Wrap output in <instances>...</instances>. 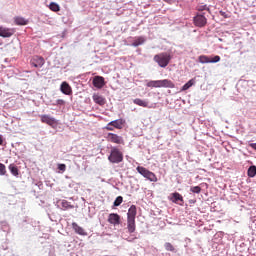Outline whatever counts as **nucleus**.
Segmentation results:
<instances>
[{"mask_svg":"<svg viewBox=\"0 0 256 256\" xmlns=\"http://www.w3.org/2000/svg\"><path fill=\"white\" fill-rule=\"evenodd\" d=\"M106 140L109 143H114L115 145H125V140L123 139V137L115 133H108L106 136Z\"/></svg>","mask_w":256,"mask_h":256,"instance_id":"obj_5","label":"nucleus"},{"mask_svg":"<svg viewBox=\"0 0 256 256\" xmlns=\"http://www.w3.org/2000/svg\"><path fill=\"white\" fill-rule=\"evenodd\" d=\"M123 125H125V120L123 119H117L109 122L105 129L106 131H115V129H123Z\"/></svg>","mask_w":256,"mask_h":256,"instance_id":"obj_4","label":"nucleus"},{"mask_svg":"<svg viewBox=\"0 0 256 256\" xmlns=\"http://www.w3.org/2000/svg\"><path fill=\"white\" fill-rule=\"evenodd\" d=\"M190 191H191L192 193H197V194H199V193H201V188H200L199 186H193V187L190 188Z\"/></svg>","mask_w":256,"mask_h":256,"instance_id":"obj_32","label":"nucleus"},{"mask_svg":"<svg viewBox=\"0 0 256 256\" xmlns=\"http://www.w3.org/2000/svg\"><path fill=\"white\" fill-rule=\"evenodd\" d=\"M92 83L96 89H103L105 87V78L103 76H95Z\"/></svg>","mask_w":256,"mask_h":256,"instance_id":"obj_9","label":"nucleus"},{"mask_svg":"<svg viewBox=\"0 0 256 256\" xmlns=\"http://www.w3.org/2000/svg\"><path fill=\"white\" fill-rule=\"evenodd\" d=\"M59 171H62V173H65L67 171V166L65 164H58Z\"/></svg>","mask_w":256,"mask_h":256,"instance_id":"obj_34","label":"nucleus"},{"mask_svg":"<svg viewBox=\"0 0 256 256\" xmlns=\"http://www.w3.org/2000/svg\"><path fill=\"white\" fill-rule=\"evenodd\" d=\"M108 161L110 163H123V152L117 147H112L110 155L108 156Z\"/></svg>","mask_w":256,"mask_h":256,"instance_id":"obj_2","label":"nucleus"},{"mask_svg":"<svg viewBox=\"0 0 256 256\" xmlns=\"http://www.w3.org/2000/svg\"><path fill=\"white\" fill-rule=\"evenodd\" d=\"M134 105H138V107H149V102L140 99V98H135L133 100Z\"/></svg>","mask_w":256,"mask_h":256,"instance_id":"obj_19","label":"nucleus"},{"mask_svg":"<svg viewBox=\"0 0 256 256\" xmlns=\"http://www.w3.org/2000/svg\"><path fill=\"white\" fill-rule=\"evenodd\" d=\"M49 9H50V11H54V13L61 11V7L59 6V4H57L55 2L50 3Z\"/></svg>","mask_w":256,"mask_h":256,"instance_id":"obj_25","label":"nucleus"},{"mask_svg":"<svg viewBox=\"0 0 256 256\" xmlns=\"http://www.w3.org/2000/svg\"><path fill=\"white\" fill-rule=\"evenodd\" d=\"M219 41H223V39H219Z\"/></svg>","mask_w":256,"mask_h":256,"instance_id":"obj_41","label":"nucleus"},{"mask_svg":"<svg viewBox=\"0 0 256 256\" xmlns=\"http://www.w3.org/2000/svg\"><path fill=\"white\" fill-rule=\"evenodd\" d=\"M56 103H57V105H65V100H63V99H58V100L56 101Z\"/></svg>","mask_w":256,"mask_h":256,"instance_id":"obj_36","label":"nucleus"},{"mask_svg":"<svg viewBox=\"0 0 256 256\" xmlns=\"http://www.w3.org/2000/svg\"><path fill=\"white\" fill-rule=\"evenodd\" d=\"M121 203H123V197L122 196H118L115 199L113 205H114V207H119V205H121Z\"/></svg>","mask_w":256,"mask_h":256,"instance_id":"obj_29","label":"nucleus"},{"mask_svg":"<svg viewBox=\"0 0 256 256\" xmlns=\"http://www.w3.org/2000/svg\"><path fill=\"white\" fill-rule=\"evenodd\" d=\"M165 1V3H169L171 5V3H173V0H163Z\"/></svg>","mask_w":256,"mask_h":256,"instance_id":"obj_39","label":"nucleus"},{"mask_svg":"<svg viewBox=\"0 0 256 256\" xmlns=\"http://www.w3.org/2000/svg\"><path fill=\"white\" fill-rule=\"evenodd\" d=\"M143 43H145V38L143 36H139L135 38L132 45L133 47H139V45H143Z\"/></svg>","mask_w":256,"mask_h":256,"instance_id":"obj_21","label":"nucleus"},{"mask_svg":"<svg viewBox=\"0 0 256 256\" xmlns=\"http://www.w3.org/2000/svg\"><path fill=\"white\" fill-rule=\"evenodd\" d=\"M61 207L64 211H67V209H73V205H70L67 200H63L61 202Z\"/></svg>","mask_w":256,"mask_h":256,"instance_id":"obj_27","label":"nucleus"},{"mask_svg":"<svg viewBox=\"0 0 256 256\" xmlns=\"http://www.w3.org/2000/svg\"><path fill=\"white\" fill-rule=\"evenodd\" d=\"M136 217H137V206L131 205L130 208L128 209L127 219L135 220Z\"/></svg>","mask_w":256,"mask_h":256,"instance_id":"obj_16","label":"nucleus"},{"mask_svg":"<svg viewBox=\"0 0 256 256\" xmlns=\"http://www.w3.org/2000/svg\"><path fill=\"white\" fill-rule=\"evenodd\" d=\"M247 175H248V177H251V178L255 177V175H256V166H250L248 168Z\"/></svg>","mask_w":256,"mask_h":256,"instance_id":"obj_26","label":"nucleus"},{"mask_svg":"<svg viewBox=\"0 0 256 256\" xmlns=\"http://www.w3.org/2000/svg\"><path fill=\"white\" fill-rule=\"evenodd\" d=\"M136 171H138V173L142 175V177H144L148 181H151V183H157V175H155V173L151 172L149 169L143 166H138L136 168Z\"/></svg>","mask_w":256,"mask_h":256,"instance_id":"obj_3","label":"nucleus"},{"mask_svg":"<svg viewBox=\"0 0 256 256\" xmlns=\"http://www.w3.org/2000/svg\"><path fill=\"white\" fill-rule=\"evenodd\" d=\"M127 229L129 233H135L137 229V225L135 224V220L127 219Z\"/></svg>","mask_w":256,"mask_h":256,"instance_id":"obj_17","label":"nucleus"},{"mask_svg":"<svg viewBox=\"0 0 256 256\" xmlns=\"http://www.w3.org/2000/svg\"><path fill=\"white\" fill-rule=\"evenodd\" d=\"M199 62L200 63H211V58L205 55L199 56Z\"/></svg>","mask_w":256,"mask_h":256,"instance_id":"obj_28","label":"nucleus"},{"mask_svg":"<svg viewBox=\"0 0 256 256\" xmlns=\"http://www.w3.org/2000/svg\"><path fill=\"white\" fill-rule=\"evenodd\" d=\"M221 61L220 56H214L212 59H210V63H219Z\"/></svg>","mask_w":256,"mask_h":256,"instance_id":"obj_35","label":"nucleus"},{"mask_svg":"<svg viewBox=\"0 0 256 256\" xmlns=\"http://www.w3.org/2000/svg\"><path fill=\"white\" fill-rule=\"evenodd\" d=\"M160 88L175 89V83L169 79L161 80Z\"/></svg>","mask_w":256,"mask_h":256,"instance_id":"obj_14","label":"nucleus"},{"mask_svg":"<svg viewBox=\"0 0 256 256\" xmlns=\"http://www.w3.org/2000/svg\"><path fill=\"white\" fill-rule=\"evenodd\" d=\"M92 99H93L94 103H96L97 105H100L101 107H103V105H105L107 103V100L105 99V97H103L99 94H94L92 96Z\"/></svg>","mask_w":256,"mask_h":256,"instance_id":"obj_12","label":"nucleus"},{"mask_svg":"<svg viewBox=\"0 0 256 256\" xmlns=\"http://www.w3.org/2000/svg\"><path fill=\"white\" fill-rule=\"evenodd\" d=\"M0 145H3V136L0 135Z\"/></svg>","mask_w":256,"mask_h":256,"instance_id":"obj_40","label":"nucleus"},{"mask_svg":"<svg viewBox=\"0 0 256 256\" xmlns=\"http://www.w3.org/2000/svg\"><path fill=\"white\" fill-rule=\"evenodd\" d=\"M195 85V79H190L186 84H184L181 88V91H187V89H191Z\"/></svg>","mask_w":256,"mask_h":256,"instance_id":"obj_22","label":"nucleus"},{"mask_svg":"<svg viewBox=\"0 0 256 256\" xmlns=\"http://www.w3.org/2000/svg\"><path fill=\"white\" fill-rule=\"evenodd\" d=\"M171 59H173V56H171V53L161 52L154 56L153 61H155V63H157L159 67H162L163 69H165V67H167V65L171 63Z\"/></svg>","mask_w":256,"mask_h":256,"instance_id":"obj_1","label":"nucleus"},{"mask_svg":"<svg viewBox=\"0 0 256 256\" xmlns=\"http://www.w3.org/2000/svg\"><path fill=\"white\" fill-rule=\"evenodd\" d=\"M164 247H165L166 251H171V252L175 251V247L173 246V244H171L169 242H166L164 244Z\"/></svg>","mask_w":256,"mask_h":256,"instance_id":"obj_30","label":"nucleus"},{"mask_svg":"<svg viewBox=\"0 0 256 256\" xmlns=\"http://www.w3.org/2000/svg\"><path fill=\"white\" fill-rule=\"evenodd\" d=\"M60 90L64 95H71V93H73L71 86L67 82H62Z\"/></svg>","mask_w":256,"mask_h":256,"instance_id":"obj_15","label":"nucleus"},{"mask_svg":"<svg viewBox=\"0 0 256 256\" xmlns=\"http://www.w3.org/2000/svg\"><path fill=\"white\" fill-rule=\"evenodd\" d=\"M197 11H210V9L207 5H199L197 6Z\"/></svg>","mask_w":256,"mask_h":256,"instance_id":"obj_33","label":"nucleus"},{"mask_svg":"<svg viewBox=\"0 0 256 256\" xmlns=\"http://www.w3.org/2000/svg\"><path fill=\"white\" fill-rule=\"evenodd\" d=\"M170 201H172V203H177L178 205H183V203H185V201L183 200V196L178 192L172 193Z\"/></svg>","mask_w":256,"mask_h":256,"instance_id":"obj_11","label":"nucleus"},{"mask_svg":"<svg viewBox=\"0 0 256 256\" xmlns=\"http://www.w3.org/2000/svg\"><path fill=\"white\" fill-rule=\"evenodd\" d=\"M8 169L14 175V177H17L19 175V168H17L15 164H10Z\"/></svg>","mask_w":256,"mask_h":256,"instance_id":"obj_23","label":"nucleus"},{"mask_svg":"<svg viewBox=\"0 0 256 256\" xmlns=\"http://www.w3.org/2000/svg\"><path fill=\"white\" fill-rule=\"evenodd\" d=\"M40 121H41V123H45L46 125H49V127H52L53 129H55L56 126L59 124L57 122V119H55L47 114L41 115Z\"/></svg>","mask_w":256,"mask_h":256,"instance_id":"obj_6","label":"nucleus"},{"mask_svg":"<svg viewBox=\"0 0 256 256\" xmlns=\"http://www.w3.org/2000/svg\"><path fill=\"white\" fill-rule=\"evenodd\" d=\"M194 25L196 27H205L207 25V18L205 17V15H196L194 17Z\"/></svg>","mask_w":256,"mask_h":256,"instance_id":"obj_7","label":"nucleus"},{"mask_svg":"<svg viewBox=\"0 0 256 256\" xmlns=\"http://www.w3.org/2000/svg\"><path fill=\"white\" fill-rule=\"evenodd\" d=\"M249 147H251L252 149H254V151H256V143H250Z\"/></svg>","mask_w":256,"mask_h":256,"instance_id":"obj_37","label":"nucleus"},{"mask_svg":"<svg viewBox=\"0 0 256 256\" xmlns=\"http://www.w3.org/2000/svg\"><path fill=\"white\" fill-rule=\"evenodd\" d=\"M13 33H11L8 29L0 27V37H11Z\"/></svg>","mask_w":256,"mask_h":256,"instance_id":"obj_24","label":"nucleus"},{"mask_svg":"<svg viewBox=\"0 0 256 256\" xmlns=\"http://www.w3.org/2000/svg\"><path fill=\"white\" fill-rule=\"evenodd\" d=\"M72 229L77 235H81L82 237H87V231L83 229V227L79 226L76 222L72 223Z\"/></svg>","mask_w":256,"mask_h":256,"instance_id":"obj_10","label":"nucleus"},{"mask_svg":"<svg viewBox=\"0 0 256 256\" xmlns=\"http://www.w3.org/2000/svg\"><path fill=\"white\" fill-rule=\"evenodd\" d=\"M108 222H110L111 225H119V223H121V216H119V214L112 213L108 217Z\"/></svg>","mask_w":256,"mask_h":256,"instance_id":"obj_13","label":"nucleus"},{"mask_svg":"<svg viewBox=\"0 0 256 256\" xmlns=\"http://www.w3.org/2000/svg\"><path fill=\"white\" fill-rule=\"evenodd\" d=\"M147 87H150L151 89H159L161 88V80H151L146 84Z\"/></svg>","mask_w":256,"mask_h":256,"instance_id":"obj_18","label":"nucleus"},{"mask_svg":"<svg viewBox=\"0 0 256 256\" xmlns=\"http://www.w3.org/2000/svg\"><path fill=\"white\" fill-rule=\"evenodd\" d=\"M14 23L16 25H27V23H29V21L23 17H15L14 18Z\"/></svg>","mask_w":256,"mask_h":256,"instance_id":"obj_20","label":"nucleus"},{"mask_svg":"<svg viewBox=\"0 0 256 256\" xmlns=\"http://www.w3.org/2000/svg\"><path fill=\"white\" fill-rule=\"evenodd\" d=\"M220 15H222V17H225V19H227V16L225 15V12L220 11Z\"/></svg>","mask_w":256,"mask_h":256,"instance_id":"obj_38","label":"nucleus"},{"mask_svg":"<svg viewBox=\"0 0 256 256\" xmlns=\"http://www.w3.org/2000/svg\"><path fill=\"white\" fill-rule=\"evenodd\" d=\"M7 173V168L5 167V164L0 163V175H5Z\"/></svg>","mask_w":256,"mask_h":256,"instance_id":"obj_31","label":"nucleus"},{"mask_svg":"<svg viewBox=\"0 0 256 256\" xmlns=\"http://www.w3.org/2000/svg\"><path fill=\"white\" fill-rule=\"evenodd\" d=\"M30 64L32 65V67L36 68L43 67V65H45V58H43L42 56H34L30 60Z\"/></svg>","mask_w":256,"mask_h":256,"instance_id":"obj_8","label":"nucleus"}]
</instances>
